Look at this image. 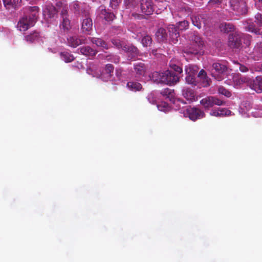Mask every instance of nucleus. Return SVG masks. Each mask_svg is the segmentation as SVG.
<instances>
[{"label":"nucleus","instance_id":"f257e3e1","mask_svg":"<svg viewBox=\"0 0 262 262\" xmlns=\"http://www.w3.org/2000/svg\"><path fill=\"white\" fill-rule=\"evenodd\" d=\"M39 8L37 6L29 7L28 13L20 17L17 22L16 28L21 31L25 32L33 27L38 18Z\"/></svg>","mask_w":262,"mask_h":262},{"label":"nucleus","instance_id":"f03ea898","mask_svg":"<svg viewBox=\"0 0 262 262\" xmlns=\"http://www.w3.org/2000/svg\"><path fill=\"white\" fill-rule=\"evenodd\" d=\"M150 78L154 82L169 85H174L179 81L178 74L169 70L163 72H154Z\"/></svg>","mask_w":262,"mask_h":262},{"label":"nucleus","instance_id":"7ed1b4c3","mask_svg":"<svg viewBox=\"0 0 262 262\" xmlns=\"http://www.w3.org/2000/svg\"><path fill=\"white\" fill-rule=\"evenodd\" d=\"M191 43L189 48H185L183 52L187 54L197 55L202 50L204 41L202 38L196 33H194L191 37Z\"/></svg>","mask_w":262,"mask_h":262},{"label":"nucleus","instance_id":"20e7f679","mask_svg":"<svg viewBox=\"0 0 262 262\" xmlns=\"http://www.w3.org/2000/svg\"><path fill=\"white\" fill-rule=\"evenodd\" d=\"M230 6L236 15H243L247 13L246 0H230Z\"/></svg>","mask_w":262,"mask_h":262},{"label":"nucleus","instance_id":"39448f33","mask_svg":"<svg viewBox=\"0 0 262 262\" xmlns=\"http://www.w3.org/2000/svg\"><path fill=\"white\" fill-rule=\"evenodd\" d=\"M200 103L205 109H209L214 105L221 106L225 102L215 96H207L200 101Z\"/></svg>","mask_w":262,"mask_h":262},{"label":"nucleus","instance_id":"423d86ee","mask_svg":"<svg viewBox=\"0 0 262 262\" xmlns=\"http://www.w3.org/2000/svg\"><path fill=\"white\" fill-rule=\"evenodd\" d=\"M227 66L222 63L214 62L212 65L211 74L220 81L222 79L221 75L227 71Z\"/></svg>","mask_w":262,"mask_h":262},{"label":"nucleus","instance_id":"0eeeda50","mask_svg":"<svg viewBox=\"0 0 262 262\" xmlns=\"http://www.w3.org/2000/svg\"><path fill=\"white\" fill-rule=\"evenodd\" d=\"M185 115L188 116L192 121L203 118L205 114L203 111L195 108L189 107L186 110Z\"/></svg>","mask_w":262,"mask_h":262},{"label":"nucleus","instance_id":"6e6552de","mask_svg":"<svg viewBox=\"0 0 262 262\" xmlns=\"http://www.w3.org/2000/svg\"><path fill=\"white\" fill-rule=\"evenodd\" d=\"M228 45L232 48L239 49L242 46V35L237 33L230 34Z\"/></svg>","mask_w":262,"mask_h":262},{"label":"nucleus","instance_id":"1a4fd4ad","mask_svg":"<svg viewBox=\"0 0 262 262\" xmlns=\"http://www.w3.org/2000/svg\"><path fill=\"white\" fill-rule=\"evenodd\" d=\"M140 8L143 13L149 15L151 14L154 11V5L152 0H140Z\"/></svg>","mask_w":262,"mask_h":262},{"label":"nucleus","instance_id":"9d476101","mask_svg":"<svg viewBox=\"0 0 262 262\" xmlns=\"http://www.w3.org/2000/svg\"><path fill=\"white\" fill-rule=\"evenodd\" d=\"M93 28V21L89 14L85 15L81 23L82 32L86 34H90Z\"/></svg>","mask_w":262,"mask_h":262},{"label":"nucleus","instance_id":"9b49d317","mask_svg":"<svg viewBox=\"0 0 262 262\" xmlns=\"http://www.w3.org/2000/svg\"><path fill=\"white\" fill-rule=\"evenodd\" d=\"M123 51L127 54L128 58L130 59H133L137 57L140 55V51L133 44H127L125 47H123Z\"/></svg>","mask_w":262,"mask_h":262},{"label":"nucleus","instance_id":"f8f14e48","mask_svg":"<svg viewBox=\"0 0 262 262\" xmlns=\"http://www.w3.org/2000/svg\"><path fill=\"white\" fill-rule=\"evenodd\" d=\"M194 67L189 66L186 67L185 71L187 74V76L185 78L186 81L188 84H192L196 85V82L195 81V74L196 71L194 69Z\"/></svg>","mask_w":262,"mask_h":262},{"label":"nucleus","instance_id":"ddd939ff","mask_svg":"<svg viewBox=\"0 0 262 262\" xmlns=\"http://www.w3.org/2000/svg\"><path fill=\"white\" fill-rule=\"evenodd\" d=\"M167 30L169 32L171 41L176 43L178 41V38L180 37V33L177 27L173 25H169L167 26Z\"/></svg>","mask_w":262,"mask_h":262},{"label":"nucleus","instance_id":"4468645a","mask_svg":"<svg viewBox=\"0 0 262 262\" xmlns=\"http://www.w3.org/2000/svg\"><path fill=\"white\" fill-rule=\"evenodd\" d=\"M249 55L255 60H258L262 57V41L256 43L253 51L250 52Z\"/></svg>","mask_w":262,"mask_h":262},{"label":"nucleus","instance_id":"2eb2a0df","mask_svg":"<svg viewBox=\"0 0 262 262\" xmlns=\"http://www.w3.org/2000/svg\"><path fill=\"white\" fill-rule=\"evenodd\" d=\"M43 14L47 19L54 18L57 17V11L54 6L48 5L43 10Z\"/></svg>","mask_w":262,"mask_h":262},{"label":"nucleus","instance_id":"dca6fc26","mask_svg":"<svg viewBox=\"0 0 262 262\" xmlns=\"http://www.w3.org/2000/svg\"><path fill=\"white\" fill-rule=\"evenodd\" d=\"M86 38L84 37L78 38L77 36H71L68 38V44L69 46L76 48L80 45L85 43Z\"/></svg>","mask_w":262,"mask_h":262},{"label":"nucleus","instance_id":"f3484780","mask_svg":"<svg viewBox=\"0 0 262 262\" xmlns=\"http://www.w3.org/2000/svg\"><path fill=\"white\" fill-rule=\"evenodd\" d=\"M146 70L147 67L142 62H137L134 64V72L138 76H144L146 74Z\"/></svg>","mask_w":262,"mask_h":262},{"label":"nucleus","instance_id":"a211bd4d","mask_svg":"<svg viewBox=\"0 0 262 262\" xmlns=\"http://www.w3.org/2000/svg\"><path fill=\"white\" fill-rule=\"evenodd\" d=\"M245 29L247 31L252 33L255 35H261L262 32H260V29L256 27L253 22L245 21L244 23Z\"/></svg>","mask_w":262,"mask_h":262},{"label":"nucleus","instance_id":"6ab92c4d","mask_svg":"<svg viewBox=\"0 0 262 262\" xmlns=\"http://www.w3.org/2000/svg\"><path fill=\"white\" fill-rule=\"evenodd\" d=\"M182 95L189 101L192 102L195 100L196 94L193 90L189 88L184 87L182 90Z\"/></svg>","mask_w":262,"mask_h":262},{"label":"nucleus","instance_id":"aec40b11","mask_svg":"<svg viewBox=\"0 0 262 262\" xmlns=\"http://www.w3.org/2000/svg\"><path fill=\"white\" fill-rule=\"evenodd\" d=\"M78 50L81 54L89 57H94L97 53L96 50H94L89 46H84L78 49Z\"/></svg>","mask_w":262,"mask_h":262},{"label":"nucleus","instance_id":"412c9836","mask_svg":"<svg viewBox=\"0 0 262 262\" xmlns=\"http://www.w3.org/2000/svg\"><path fill=\"white\" fill-rule=\"evenodd\" d=\"M250 88L256 93L262 92V77H257L252 83L250 84Z\"/></svg>","mask_w":262,"mask_h":262},{"label":"nucleus","instance_id":"4be33fe9","mask_svg":"<svg viewBox=\"0 0 262 262\" xmlns=\"http://www.w3.org/2000/svg\"><path fill=\"white\" fill-rule=\"evenodd\" d=\"M155 36L159 42H164L167 40V34L166 30L163 28H159L156 32Z\"/></svg>","mask_w":262,"mask_h":262},{"label":"nucleus","instance_id":"5701e85b","mask_svg":"<svg viewBox=\"0 0 262 262\" xmlns=\"http://www.w3.org/2000/svg\"><path fill=\"white\" fill-rule=\"evenodd\" d=\"M89 39L93 44H95L98 47H102L104 49H108L110 48L108 45L101 38L89 37Z\"/></svg>","mask_w":262,"mask_h":262},{"label":"nucleus","instance_id":"b1692460","mask_svg":"<svg viewBox=\"0 0 262 262\" xmlns=\"http://www.w3.org/2000/svg\"><path fill=\"white\" fill-rule=\"evenodd\" d=\"M40 37V32L37 31H34L25 36V40L29 43H32L37 40Z\"/></svg>","mask_w":262,"mask_h":262},{"label":"nucleus","instance_id":"393cba45","mask_svg":"<svg viewBox=\"0 0 262 262\" xmlns=\"http://www.w3.org/2000/svg\"><path fill=\"white\" fill-rule=\"evenodd\" d=\"M4 4L7 9H17L20 5L21 0H3Z\"/></svg>","mask_w":262,"mask_h":262},{"label":"nucleus","instance_id":"a878e982","mask_svg":"<svg viewBox=\"0 0 262 262\" xmlns=\"http://www.w3.org/2000/svg\"><path fill=\"white\" fill-rule=\"evenodd\" d=\"M161 94L170 101L173 102L174 101V93L173 90L166 88L161 91Z\"/></svg>","mask_w":262,"mask_h":262},{"label":"nucleus","instance_id":"bb28decb","mask_svg":"<svg viewBox=\"0 0 262 262\" xmlns=\"http://www.w3.org/2000/svg\"><path fill=\"white\" fill-rule=\"evenodd\" d=\"M127 87L131 91L137 92L140 91L142 89V86L138 82L130 81L127 83Z\"/></svg>","mask_w":262,"mask_h":262},{"label":"nucleus","instance_id":"cd10ccee","mask_svg":"<svg viewBox=\"0 0 262 262\" xmlns=\"http://www.w3.org/2000/svg\"><path fill=\"white\" fill-rule=\"evenodd\" d=\"M231 112L227 108H222L218 110H213L210 112L211 116L219 117L224 116H229Z\"/></svg>","mask_w":262,"mask_h":262},{"label":"nucleus","instance_id":"c85d7f7f","mask_svg":"<svg viewBox=\"0 0 262 262\" xmlns=\"http://www.w3.org/2000/svg\"><path fill=\"white\" fill-rule=\"evenodd\" d=\"M221 31L225 33H229L234 30V26L230 23H223L220 26Z\"/></svg>","mask_w":262,"mask_h":262},{"label":"nucleus","instance_id":"c756f323","mask_svg":"<svg viewBox=\"0 0 262 262\" xmlns=\"http://www.w3.org/2000/svg\"><path fill=\"white\" fill-rule=\"evenodd\" d=\"M198 76L202 80L203 86L205 87L209 85V79L205 70H201L199 72Z\"/></svg>","mask_w":262,"mask_h":262},{"label":"nucleus","instance_id":"7c9ffc66","mask_svg":"<svg viewBox=\"0 0 262 262\" xmlns=\"http://www.w3.org/2000/svg\"><path fill=\"white\" fill-rule=\"evenodd\" d=\"M61 58L66 62H70L75 59L74 56L71 53L68 52H62L60 54Z\"/></svg>","mask_w":262,"mask_h":262},{"label":"nucleus","instance_id":"2f4dec72","mask_svg":"<svg viewBox=\"0 0 262 262\" xmlns=\"http://www.w3.org/2000/svg\"><path fill=\"white\" fill-rule=\"evenodd\" d=\"M191 19L193 25L199 29L201 28L202 23L204 24V21L201 16H192Z\"/></svg>","mask_w":262,"mask_h":262},{"label":"nucleus","instance_id":"473e14b6","mask_svg":"<svg viewBox=\"0 0 262 262\" xmlns=\"http://www.w3.org/2000/svg\"><path fill=\"white\" fill-rule=\"evenodd\" d=\"M61 22L60 24V27L63 29L64 31H69L71 28L70 20L69 18L65 17L64 18H61Z\"/></svg>","mask_w":262,"mask_h":262},{"label":"nucleus","instance_id":"72a5a7b5","mask_svg":"<svg viewBox=\"0 0 262 262\" xmlns=\"http://www.w3.org/2000/svg\"><path fill=\"white\" fill-rule=\"evenodd\" d=\"M124 3L126 8L135 9L139 4L138 0H124Z\"/></svg>","mask_w":262,"mask_h":262},{"label":"nucleus","instance_id":"f704fd0d","mask_svg":"<svg viewBox=\"0 0 262 262\" xmlns=\"http://www.w3.org/2000/svg\"><path fill=\"white\" fill-rule=\"evenodd\" d=\"M104 58L108 61H111L116 64L119 62L120 59L119 56L113 54L105 55L104 56Z\"/></svg>","mask_w":262,"mask_h":262},{"label":"nucleus","instance_id":"c9c22d12","mask_svg":"<svg viewBox=\"0 0 262 262\" xmlns=\"http://www.w3.org/2000/svg\"><path fill=\"white\" fill-rule=\"evenodd\" d=\"M152 38L149 35H145L143 36L141 40V43L143 47H150L152 43Z\"/></svg>","mask_w":262,"mask_h":262},{"label":"nucleus","instance_id":"e433bc0d","mask_svg":"<svg viewBox=\"0 0 262 262\" xmlns=\"http://www.w3.org/2000/svg\"><path fill=\"white\" fill-rule=\"evenodd\" d=\"M113 45L118 49H121L123 51V47H125L126 43L125 42L121 41L118 39H113L111 40Z\"/></svg>","mask_w":262,"mask_h":262},{"label":"nucleus","instance_id":"4c0bfd02","mask_svg":"<svg viewBox=\"0 0 262 262\" xmlns=\"http://www.w3.org/2000/svg\"><path fill=\"white\" fill-rule=\"evenodd\" d=\"M101 14L104 15V19L107 21H112L115 17V15L111 12H107L105 9L101 10Z\"/></svg>","mask_w":262,"mask_h":262},{"label":"nucleus","instance_id":"58836bf2","mask_svg":"<svg viewBox=\"0 0 262 262\" xmlns=\"http://www.w3.org/2000/svg\"><path fill=\"white\" fill-rule=\"evenodd\" d=\"M177 24V28L179 30L183 31L188 29L189 22L187 20L179 21Z\"/></svg>","mask_w":262,"mask_h":262},{"label":"nucleus","instance_id":"ea45409f","mask_svg":"<svg viewBox=\"0 0 262 262\" xmlns=\"http://www.w3.org/2000/svg\"><path fill=\"white\" fill-rule=\"evenodd\" d=\"M251 36L249 35H243L242 36V41H243L244 44L246 45V47H248L251 42Z\"/></svg>","mask_w":262,"mask_h":262},{"label":"nucleus","instance_id":"a19ab883","mask_svg":"<svg viewBox=\"0 0 262 262\" xmlns=\"http://www.w3.org/2000/svg\"><path fill=\"white\" fill-rule=\"evenodd\" d=\"M114 67L113 64L108 63L105 66L104 70L106 74L108 75V77H111L113 75L114 72Z\"/></svg>","mask_w":262,"mask_h":262},{"label":"nucleus","instance_id":"79ce46f5","mask_svg":"<svg viewBox=\"0 0 262 262\" xmlns=\"http://www.w3.org/2000/svg\"><path fill=\"white\" fill-rule=\"evenodd\" d=\"M219 93L227 97H230L231 94L230 91L224 88L223 86H220L218 89Z\"/></svg>","mask_w":262,"mask_h":262},{"label":"nucleus","instance_id":"37998d69","mask_svg":"<svg viewBox=\"0 0 262 262\" xmlns=\"http://www.w3.org/2000/svg\"><path fill=\"white\" fill-rule=\"evenodd\" d=\"M60 15V17L61 18H64L65 17H67V18L69 17L68 7L67 5L64 6L62 8Z\"/></svg>","mask_w":262,"mask_h":262},{"label":"nucleus","instance_id":"c03bdc74","mask_svg":"<svg viewBox=\"0 0 262 262\" xmlns=\"http://www.w3.org/2000/svg\"><path fill=\"white\" fill-rule=\"evenodd\" d=\"M191 13V9L188 7H185L184 8H182L181 10L179 11V13L181 15L183 14L184 15H189Z\"/></svg>","mask_w":262,"mask_h":262},{"label":"nucleus","instance_id":"a18cd8bd","mask_svg":"<svg viewBox=\"0 0 262 262\" xmlns=\"http://www.w3.org/2000/svg\"><path fill=\"white\" fill-rule=\"evenodd\" d=\"M169 66H170V67L171 68V69L172 70L176 72H177L178 74H180L182 72V68L181 67H180V66L174 64V63L170 62Z\"/></svg>","mask_w":262,"mask_h":262},{"label":"nucleus","instance_id":"49530a36","mask_svg":"<svg viewBox=\"0 0 262 262\" xmlns=\"http://www.w3.org/2000/svg\"><path fill=\"white\" fill-rule=\"evenodd\" d=\"M255 18L258 26H262V14L259 13H257L255 15Z\"/></svg>","mask_w":262,"mask_h":262},{"label":"nucleus","instance_id":"de8ad7c7","mask_svg":"<svg viewBox=\"0 0 262 262\" xmlns=\"http://www.w3.org/2000/svg\"><path fill=\"white\" fill-rule=\"evenodd\" d=\"M121 2V0H111L110 5L112 8L116 7Z\"/></svg>","mask_w":262,"mask_h":262},{"label":"nucleus","instance_id":"09e8293b","mask_svg":"<svg viewBox=\"0 0 262 262\" xmlns=\"http://www.w3.org/2000/svg\"><path fill=\"white\" fill-rule=\"evenodd\" d=\"M72 7L75 10V12H79L80 10V6L79 3L76 1L74 2L72 4Z\"/></svg>","mask_w":262,"mask_h":262},{"label":"nucleus","instance_id":"8fccbe9b","mask_svg":"<svg viewBox=\"0 0 262 262\" xmlns=\"http://www.w3.org/2000/svg\"><path fill=\"white\" fill-rule=\"evenodd\" d=\"M239 66V70L242 72H247L248 71V68L244 65L240 63H237Z\"/></svg>","mask_w":262,"mask_h":262},{"label":"nucleus","instance_id":"3c124183","mask_svg":"<svg viewBox=\"0 0 262 262\" xmlns=\"http://www.w3.org/2000/svg\"><path fill=\"white\" fill-rule=\"evenodd\" d=\"M222 1H223V0H210L208 2V4L210 5H211V4H213V5L220 4L222 3Z\"/></svg>","mask_w":262,"mask_h":262},{"label":"nucleus","instance_id":"603ef678","mask_svg":"<svg viewBox=\"0 0 262 262\" xmlns=\"http://www.w3.org/2000/svg\"><path fill=\"white\" fill-rule=\"evenodd\" d=\"M157 50H152V51H151V53H152L153 55H156V54H157Z\"/></svg>","mask_w":262,"mask_h":262},{"label":"nucleus","instance_id":"864d4df0","mask_svg":"<svg viewBox=\"0 0 262 262\" xmlns=\"http://www.w3.org/2000/svg\"><path fill=\"white\" fill-rule=\"evenodd\" d=\"M160 107H161V105H158V108H159V110H161L160 109Z\"/></svg>","mask_w":262,"mask_h":262},{"label":"nucleus","instance_id":"5fc2aeb1","mask_svg":"<svg viewBox=\"0 0 262 262\" xmlns=\"http://www.w3.org/2000/svg\"><path fill=\"white\" fill-rule=\"evenodd\" d=\"M259 2H260L261 0H258Z\"/></svg>","mask_w":262,"mask_h":262}]
</instances>
